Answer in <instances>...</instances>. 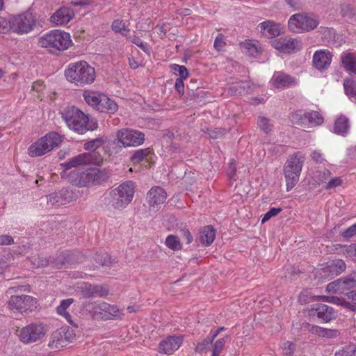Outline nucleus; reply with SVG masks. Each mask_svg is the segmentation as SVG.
<instances>
[{
	"mask_svg": "<svg viewBox=\"0 0 356 356\" xmlns=\"http://www.w3.org/2000/svg\"><path fill=\"white\" fill-rule=\"evenodd\" d=\"M61 117L68 128L79 134H83L97 128V122L90 120L88 115L75 106L64 108L61 112Z\"/></svg>",
	"mask_w": 356,
	"mask_h": 356,
	"instance_id": "nucleus-1",
	"label": "nucleus"
},
{
	"mask_svg": "<svg viewBox=\"0 0 356 356\" xmlns=\"http://www.w3.org/2000/svg\"><path fill=\"white\" fill-rule=\"evenodd\" d=\"M64 74L69 82L80 87L92 84L96 77L95 68L83 60L70 63Z\"/></svg>",
	"mask_w": 356,
	"mask_h": 356,
	"instance_id": "nucleus-2",
	"label": "nucleus"
},
{
	"mask_svg": "<svg viewBox=\"0 0 356 356\" xmlns=\"http://www.w3.org/2000/svg\"><path fill=\"white\" fill-rule=\"evenodd\" d=\"M39 46L52 54L65 51L72 44L70 33L59 29L51 30L38 39Z\"/></svg>",
	"mask_w": 356,
	"mask_h": 356,
	"instance_id": "nucleus-3",
	"label": "nucleus"
},
{
	"mask_svg": "<svg viewBox=\"0 0 356 356\" xmlns=\"http://www.w3.org/2000/svg\"><path fill=\"white\" fill-rule=\"evenodd\" d=\"M109 175L106 170L96 168H89L84 171H72L68 179L73 185L79 187H89L101 184L108 180Z\"/></svg>",
	"mask_w": 356,
	"mask_h": 356,
	"instance_id": "nucleus-4",
	"label": "nucleus"
},
{
	"mask_svg": "<svg viewBox=\"0 0 356 356\" xmlns=\"http://www.w3.org/2000/svg\"><path fill=\"white\" fill-rule=\"evenodd\" d=\"M303 163L304 156L300 152L294 153L286 160L283 170L287 191H290L298 182Z\"/></svg>",
	"mask_w": 356,
	"mask_h": 356,
	"instance_id": "nucleus-5",
	"label": "nucleus"
},
{
	"mask_svg": "<svg viewBox=\"0 0 356 356\" xmlns=\"http://www.w3.org/2000/svg\"><path fill=\"white\" fill-rule=\"evenodd\" d=\"M62 142V137L56 132H50L33 143L27 149L31 157H38L51 152Z\"/></svg>",
	"mask_w": 356,
	"mask_h": 356,
	"instance_id": "nucleus-6",
	"label": "nucleus"
},
{
	"mask_svg": "<svg viewBox=\"0 0 356 356\" xmlns=\"http://www.w3.org/2000/svg\"><path fill=\"white\" fill-rule=\"evenodd\" d=\"M86 307L92 314L94 318L97 320L118 319L124 315L122 309H120L115 305H111L104 301L89 302Z\"/></svg>",
	"mask_w": 356,
	"mask_h": 356,
	"instance_id": "nucleus-7",
	"label": "nucleus"
},
{
	"mask_svg": "<svg viewBox=\"0 0 356 356\" xmlns=\"http://www.w3.org/2000/svg\"><path fill=\"white\" fill-rule=\"evenodd\" d=\"M10 23L12 33L24 35L33 31L38 21L36 15L29 9L22 13L10 16Z\"/></svg>",
	"mask_w": 356,
	"mask_h": 356,
	"instance_id": "nucleus-8",
	"label": "nucleus"
},
{
	"mask_svg": "<svg viewBox=\"0 0 356 356\" xmlns=\"http://www.w3.org/2000/svg\"><path fill=\"white\" fill-rule=\"evenodd\" d=\"M319 24L316 17L306 13H296L291 15L288 21L289 29L295 33L309 32Z\"/></svg>",
	"mask_w": 356,
	"mask_h": 356,
	"instance_id": "nucleus-9",
	"label": "nucleus"
},
{
	"mask_svg": "<svg viewBox=\"0 0 356 356\" xmlns=\"http://www.w3.org/2000/svg\"><path fill=\"white\" fill-rule=\"evenodd\" d=\"M291 122L303 128H312L323 124L324 118L318 111L314 110H297L290 115Z\"/></svg>",
	"mask_w": 356,
	"mask_h": 356,
	"instance_id": "nucleus-10",
	"label": "nucleus"
},
{
	"mask_svg": "<svg viewBox=\"0 0 356 356\" xmlns=\"http://www.w3.org/2000/svg\"><path fill=\"white\" fill-rule=\"evenodd\" d=\"M134 184L127 181L111 192L112 206L115 209L126 207L131 201L134 194Z\"/></svg>",
	"mask_w": 356,
	"mask_h": 356,
	"instance_id": "nucleus-11",
	"label": "nucleus"
},
{
	"mask_svg": "<svg viewBox=\"0 0 356 356\" xmlns=\"http://www.w3.org/2000/svg\"><path fill=\"white\" fill-rule=\"evenodd\" d=\"M47 332L42 323H32L18 331L17 336L21 342L25 344L35 343L44 338Z\"/></svg>",
	"mask_w": 356,
	"mask_h": 356,
	"instance_id": "nucleus-12",
	"label": "nucleus"
},
{
	"mask_svg": "<svg viewBox=\"0 0 356 356\" xmlns=\"http://www.w3.org/2000/svg\"><path fill=\"white\" fill-rule=\"evenodd\" d=\"M116 140L124 147H135L145 141V134L138 130L124 128L116 132Z\"/></svg>",
	"mask_w": 356,
	"mask_h": 356,
	"instance_id": "nucleus-13",
	"label": "nucleus"
},
{
	"mask_svg": "<svg viewBox=\"0 0 356 356\" xmlns=\"http://www.w3.org/2000/svg\"><path fill=\"white\" fill-rule=\"evenodd\" d=\"M103 161L101 154L97 152H85L75 156L60 164L61 168L67 170L81 165H100Z\"/></svg>",
	"mask_w": 356,
	"mask_h": 356,
	"instance_id": "nucleus-14",
	"label": "nucleus"
},
{
	"mask_svg": "<svg viewBox=\"0 0 356 356\" xmlns=\"http://www.w3.org/2000/svg\"><path fill=\"white\" fill-rule=\"evenodd\" d=\"M37 303V299L31 296H12L8 301V307L13 312L27 314L36 309Z\"/></svg>",
	"mask_w": 356,
	"mask_h": 356,
	"instance_id": "nucleus-15",
	"label": "nucleus"
},
{
	"mask_svg": "<svg viewBox=\"0 0 356 356\" xmlns=\"http://www.w3.org/2000/svg\"><path fill=\"white\" fill-rule=\"evenodd\" d=\"M355 286H356V273L329 283L326 286V291L341 294Z\"/></svg>",
	"mask_w": 356,
	"mask_h": 356,
	"instance_id": "nucleus-16",
	"label": "nucleus"
},
{
	"mask_svg": "<svg viewBox=\"0 0 356 356\" xmlns=\"http://www.w3.org/2000/svg\"><path fill=\"white\" fill-rule=\"evenodd\" d=\"M273 47L285 54L296 53L302 49V43L298 39L280 38L272 42Z\"/></svg>",
	"mask_w": 356,
	"mask_h": 356,
	"instance_id": "nucleus-17",
	"label": "nucleus"
},
{
	"mask_svg": "<svg viewBox=\"0 0 356 356\" xmlns=\"http://www.w3.org/2000/svg\"><path fill=\"white\" fill-rule=\"evenodd\" d=\"M74 17V13L72 8L61 7L56 10L50 17L49 21L52 26H64L67 25Z\"/></svg>",
	"mask_w": 356,
	"mask_h": 356,
	"instance_id": "nucleus-18",
	"label": "nucleus"
},
{
	"mask_svg": "<svg viewBox=\"0 0 356 356\" xmlns=\"http://www.w3.org/2000/svg\"><path fill=\"white\" fill-rule=\"evenodd\" d=\"M332 59V54L327 49H320L313 55V66L319 71H325L330 67Z\"/></svg>",
	"mask_w": 356,
	"mask_h": 356,
	"instance_id": "nucleus-19",
	"label": "nucleus"
},
{
	"mask_svg": "<svg viewBox=\"0 0 356 356\" xmlns=\"http://www.w3.org/2000/svg\"><path fill=\"white\" fill-rule=\"evenodd\" d=\"M298 83L296 78L283 72H275L270 80L272 86L278 89L294 86Z\"/></svg>",
	"mask_w": 356,
	"mask_h": 356,
	"instance_id": "nucleus-20",
	"label": "nucleus"
},
{
	"mask_svg": "<svg viewBox=\"0 0 356 356\" xmlns=\"http://www.w3.org/2000/svg\"><path fill=\"white\" fill-rule=\"evenodd\" d=\"M74 338L73 330L70 329H61L53 333L51 341L49 346L51 348H58L65 346V342H70Z\"/></svg>",
	"mask_w": 356,
	"mask_h": 356,
	"instance_id": "nucleus-21",
	"label": "nucleus"
},
{
	"mask_svg": "<svg viewBox=\"0 0 356 356\" xmlns=\"http://www.w3.org/2000/svg\"><path fill=\"white\" fill-rule=\"evenodd\" d=\"M310 313L324 323L330 322L336 317V313L332 307L321 303L313 305Z\"/></svg>",
	"mask_w": 356,
	"mask_h": 356,
	"instance_id": "nucleus-22",
	"label": "nucleus"
},
{
	"mask_svg": "<svg viewBox=\"0 0 356 356\" xmlns=\"http://www.w3.org/2000/svg\"><path fill=\"white\" fill-rule=\"evenodd\" d=\"M182 343L183 338L181 337L170 336L159 343V352L162 354H172L179 349Z\"/></svg>",
	"mask_w": 356,
	"mask_h": 356,
	"instance_id": "nucleus-23",
	"label": "nucleus"
},
{
	"mask_svg": "<svg viewBox=\"0 0 356 356\" xmlns=\"http://www.w3.org/2000/svg\"><path fill=\"white\" fill-rule=\"evenodd\" d=\"M147 198L150 207H155L165 202L167 194L161 187L154 186L147 193Z\"/></svg>",
	"mask_w": 356,
	"mask_h": 356,
	"instance_id": "nucleus-24",
	"label": "nucleus"
},
{
	"mask_svg": "<svg viewBox=\"0 0 356 356\" xmlns=\"http://www.w3.org/2000/svg\"><path fill=\"white\" fill-rule=\"evenodd\" d=\"M81 293L84 298H90L94 296L104 297L108 295V291L106 288L101 285H92L84 283L81 286Z\"/></svg>",
	"mask_w": 356,
	"mask_h": 356,
	"instance_id": "nucleus-25",
	"label": "nucleus"
},
{
	"mask_svg": "<svg viewBox=\"0 0 356 356\" xmlns=\"http://www.w3.org/2000/svg\"><path fill=\"white\" fill-rule=\"evenodd\" d=\"M258 26L260 28L261 33L267 38H273L280 34L279 24L273 21L266 20L261 22Z\"/></svg>",
	"mask_w": 356,
	"mask_h": 356,
	"instance_id": "nucleus-26",
	"label": "nucleus"
},
{
	"mask_svg": "<svg viewBox=\"0 0 356 356\" xmlns=\"http://www.w3.org/2000/svg\"><path fill=\"white\" fill-rule=\"evenodd\" d=\"M341 61L346 71L356 74V53L343 52L341 55Z\"/></svg>",
	"mask_w": 356,
	"mask_h": 356,
	"instance_id": "nucleus-27",
	"label": "nucleus"
},
{
	"mask_svg": "<svg viewBox=\"0 0 356 356\" xmlns=\"http://www.w3.org/2000/svg\"><path fill=\"white\" fill-rule=\"evenodd\" d=\"M118 104L105 94H102L97 111L102 113H114L118 111Z\"/></svg>",
	"mask_w": 356,
	"mask_h": 356,
	"instance_id": "nucleus-28",
	"label": "nucleus"
},
{
	"mask_svg": "<svg viewBox=\"0 0 356 356\" xmlns=\"http://www.w3.org/2000/svg\"><path fill=\"white\" fill-rule=\"evenodd\" d=\"M346 269V264L342 259H336L332 261L330 264L322 269L324 276L327 273L331 274V276H337L343 273Z\"/></svg>",
	"mask_w": 356,
	"mask_h": 356,
	"instance_id": "nucleus-29",
	"label": "nucleus"
},
{
	"mask_svg": "<svg viewBox=\"0 0 356 356\" xmlns=\"http://www.w3.org/2000/svg\"><path fill=\"white\" fill-rule=\"evenodd\" d=\"M216 231L211 225H207L200 229L199 241L204 245L209 246L214 241Z\"/></svg>",
	"mask_w": 356,
	"mask_h": 356,
	"instance_id": "nucleus-30",
	"label": "nucleus"
},
{
	"mask_svg": "<svg viewBox=\"0 0 356 356\" xmlns=\"http://www.w3.org/2000/svg\"><path fill=\"white\" fill-rule=\"evenodd\" d=\"M241 48L245 54L252 57H257L261 52V48L257 41H245L241 44Z\"/></svg>",
	"mask_w": 356,
	"mask_h": 356,
	"instance_id": "nucleus-31",
	"label": "nucleus"
},
{
	"mask_svg": "<svg viewBox=\"0 0 356 356\" xmlns=\"http://www.w3.org/2000/svg\"><path fill=\"white\" fill-rule=\"evenodd\" d=\"M102 94L103 93L94 90H86L83 93V96L86 102L97 111V106H99V100Z\"/></svg>",
	"mask_w": 356,
	"mask_h": 356,
	"instance_id": "nucleus-32",
	"label": "nucleus"
},
{
	"mask_svg": "<svg viewBox=\"0 0 356 356\" xmlns=\"http://www.w3.org/2000/svg\"><path fill=\"white\" fill-rule=\"evenodd\" d=\"M74 302L73 298H67L63 300L60 305L56 307V312L60 316H63L66 321L70 324L72 323V316L67 311L69 307Z\"/></svg>",
	"mask_w": 356,
	"mask_h": 356,
	"instance_id": "nucleus-33",
	"label": "nucleus"
},
{
	"mask_svg": "<svg viewBox=\"0 0 356 356\" xmlns=\"http://www.w3.org/2000/svg\"><path fill=\"white\" fill-rule=\"evenodd\" d=\"M349 121L345 116L338 118L334 125V132L337 134L345 136L349 130Z\"/></svg>",
	"mask_w": 356,
	"mask_h": 356,
	"instance_id": "nucleus-34",
	"label": "nucleus"
},
{
	"mask_svg": "<svg viewBox=\"0 0 356 356\" xmlns=\"http://www.w3.org/2000/svg\"><path fill=\"white\" fill-rule=\"evenodd\" d=\"M346 94L352 102L356 103V80L346 79L343 83Z\"/></svg>",
	"mask_w": 356,
	"mask_h": 356,
	"instance_id": "nucleus-35",
	"label": "nucleus"
},
{
	"mask_svg": "<svg viewBox=\"0 0 356 356\" xmlns=\"http://www.w3.org/2000/svg\"><path fill=\"white\" fill-rule=\"evenodd\" d=\"M334 356H356V345L350 343L338 349Z\"/></svg>",
	"mask_w": 356,
	"mask_h": 356,
	"instance_id": "nucleus-36",
	"label": "nucleus"
},
{
	"mask_svg": "<svg viewBox=\"0 0 356 356\" xmlns=\"http://www.w3.org/2000/svg\"><path fill=\"white\" fill-rule=\"evenodd\" d=\"M165 243L168 248L172 250H179L181 248L179 238L175 235H169L167 236Z\"/></svg>",
	"mask_w": 356,
	"mask_h": 356,
	"instance_id": "nucleus-37",
	"label": "nucleus"
},
{
	"mask_svg": "<svg viewBox=\"0 0 356 356\" xmlns=\"http://www.w3.org/2000/svg\"><path fill=\"white\" fill-rule=\"evenodd\" d=\"M149 153V148L138 149L131 156V161L134 164L139 163L148 156Z\"/></svg>",
	"mask_w": 356,
	"mask_h": 356,
	"instance_id": "nucleus-38",
	"label": "nucleus"
},
{
	"mask_svg": "<svg viewBox=\"0 0 356 356\" xmlns=\"http://www.w3.org/2000/svg\"><path fill=\"white\" fill-rule=\"evenodd\" d=\"M112 29L116 32L120 33L123 35L127 36L129 33V30L126 28L125 23L122 20H115L112 24Z\"/></svg>",
	"mask_w": 356,
	"mask_h": 356,
	"instance_id": "nucleus-39",
	"label": "nucleus"
},
{
	"mask_svg": "<svg viewBox=\"0 0 356 356\" xmlns=\"http://www.w3.org/2000/svg\"><path fill=\"white\" fill-rule=\"evenodd\" d=\"M170 69L173 73L176 75H179V79H186L188 76V72L187 68L184 65H179L177 64H172Z\"/></svg>",
	"mask_w": 356,
	"mask_h": 356,
	"instance_id": "nucleus-40",
	"label": "nucleus"
},
{
	"mask_svg": "<svg viewBox=\"0 0 356 356\" xmlns=\"http://www.w3.org/2000/svg\"><path fill=\"white\" fill-rule=\"evenodd\" d=\"M342 253L346 257L356 261V244L343 246Z\"/></svg>",
	"mask_w": 356,
	"mask_h": 356,
	"instance_id": "nucleus-41",
	"label": "nucleus"
},
{
	"mask_svg": "<svg viewBox=\"0 0 356 356\" xmlns=\"http://www.w3.org/2000/svg\"><path fill=\"white\" fill-rule=\"evenodd\" d=\"M129 40L133 44H135L140 47L143 51L147 54L150 53V48L147 42H143L139 37L133 35L129 38Z\"/></svg>",
	"mask_w": 356,
	"mask_h": 356,
	"instance_id": "nucleus-42",
	"label": "nucleus"
},
{
	"mask_svg": "<svg viewBox=\"0 0 356 356\" xmlns=\"http://www.w3.org/2000/svg\"><path fill=\"white\" fill-rule=\"evenodd\" d=\"M225 339L220 338L217 339L212 345V354L211 356H219L225 348Z\"/></svg>",
	"mask_w": 356,
	"mask_h": 356,
	"instance_id": "nucleus-43",
	"label": "nucleus"
},
{
	"mask_svg": "<svg viewBox=\"0 0 356 356\" xmlns=\"http://www.w3.org/2000/svg\"><path fill=\"white\" fill-rule=\"evenodd\" d=\"M257 125L266 134H269L272 131L273 125L266 118L259 117L257 120Z\"/></svg>",
	"mask_w": 356,
	"mask_h": 356,
	"instance_id": "nucleus-44",
	"label": "nucleus"
},
{
	"mask_svg": "<svg viewBox=\"0 0 356 356\" xmlns=\"http://www.w3.org/2000/svg\"><path fill=\"white\" fill-rule=\"evenodd\" d=\"M320 300H322L323 301L328 302H332L334 304L343 306L344 307L347 308V304H348V301L339 298L338 297H333V296H321Z\"/></svg>",
	"mask_w": 356,
	"mask_h": 356,
	"instance_id": "nucleus-45",
	"label": "nucleus"
},
{
	"mask_svg": "<svg viewBox=\"0 0 356 356\" xmlns=\"http://www.w3.org/2000/svg\"><path fill=\"white\" fill-rule=\"evenodd\" d=\"M63 193L62 192H54L49 194L47 196V202L50 203L51 205L55 204H63Z\"/></svg>",
	"mask_w": 356,
	"mask_h": 356,
	"instance_id": "nucleus-46",
	"label": "nucleus"
},
{
	"mask_svg": "<svg viewBox=\"0 0 356 356\" xmlns=\"http://www.w3.org/2000/svg\"><path fill=\"white\" fill-rule=\"evenodd\" d=\"M12 32L10 17L6 19L0 16V33H8Z\"/></svg>",
	"mask_w": 356,
	"mask_h": 356,
	"instance_id": "nucleus-47",
	"label": "nucleus"
},
{
	"mask_svg": "<svg viewBox=\"0 0 356 356\" xmlns=\"http://www.w3.org/2000/svg\"><path fill=\"white\" fill-rule=\"evenodd\" d=\"M118 144L119 143H118L117 140H115L114 141L108 142L104 147L105 152L110 156L112 154H117L120 151V147H118Z\"/></svg>",
	"mask_w": 356,
	"mask_h": 356,
	"instance_id": "nucleus-48",
	"label": "nucleus"
},
{
	"mask_svg": "<svg viewBox=\"0 0 356 356\" xmlns=\"http://www.w3.org/2000/svg\"><path fill=\"white\" fill-rule=\"evenodd\" d=\"M296 350V345L291 341H286L282 345L284 356H292Z\"/></svg>",
	"mask_w": 356,
	"mask_h": 356,
	"instance_id": "nucleus-49",
	"label": "nucleus"
},
{
	"mask_svg": "<svg viewBox=\"0 0 356 356\" xmlns=\"http://www.w3.org/2000/svg\"><path fill=\"white\" fill-rule=\"evenodd\" d=\"M95 259L98 264L102 266H106L111 263V257L106 252L97 254Z\"/></svg>",
	"mask_w": 356,
	"mask_h": 356,
	"instance_id": "nucleus-50",
	"label": "nucleus"
},
{
	"mask_svg": "<svg viewBox=\"0 0 356 356\" xmlns=\"http://www.w3.org/2000/svg\"><path fill=\"white\" fill-rule=\"evenodd\" d=\"M211 343L212 341L209 339H204L202 341L198 342L195 347V352L199 354L203 353L207 350L209 345Z\"/></svg>",
	"mask_w": 356,
	"mask_h": 356,
	"instance_id": "nucleus-51",
	"label": "nucleus"
},
{
	"mask_svg": "<svg viewBox=\"0 0 356 356\" xmlns=\"http://www.w3.org/2000/svg\"><path fill=\"white\" fill-rule=\"evenodd\" d=\"M102 145L101 138H96L84 144V148L87 150H95ZM95 152V151H92Z\"/></svg>",
	"mask_w": 356,
	"mask_h": 356,
	"instance_id": "nucleus-52",
	"label": "nucleus"
},
{
	"mask_svg": "<svg viewBox=\"0 0 356 356\" xmlns=\"http://www.w3.org/2000/svg\"><path fill=\"white\" fill-rule=\"evenodd\" d=\"M282 211V208H276V207H272L270 209V210L266 213L261 220V222L264 223L265 222L270 220L272 217L276 216L277 214H279Z\"/></svg>",
	"mask_w": 356,
	"mask_h": 356,
	"instance_id": "nucleus-53",
	"label": "nucleus"
},
{
	"mask_svg": "<svg viewBox=\"0 0 356 356\" xmlns=\"http://www.w3.org/2000/svg\"><path fill=\"white\" fill-rule=\"evenodd\" d=\"M347 297L351 301H348L347 309L351 311H356V290L352 291L347 294Z\"/></svg>",
	"mask_w": 356,
	"mask_h": 356,
	"instance_id": "nucleus-54",
	"label": "nucleus"
},
{
	"mask_svg": "<svg viewBox=\"0 0 356 356\" xmlns=\"http://www.w3.org/2000/svg\"><path fill=\"white\" fill-rule=\"evenodd\" d=\"M248 84L245 81H240L232 87L230 88V90L233 95H236L238 94H241L244 90L245 85Z\"/></svg>",
	"mask_w": 356,
	"mask_h": 356,
	"instance_id": "nucleus-55",
	"label": "nucleus"
},
{
	"mask_svg": "<svg viewBox=\"0 0 356 356\" xmlns=\"http://www.w3.org/2000/svg\"><path fill=\"white\" fill-rule=\"evenodd\" d=\"M225 46L224 36L222 34H218L214 41L213 47L217 51H221Z\"/></svg>",
	"mask_w": 356,
	"mask_h": 356,
	"instance_id": "nucleus-56",
	"label": "nucleus"
},
{
	"mask_svg": "<svg viewBox=\"0 0 356 356\" xmlns=\"http://www.w3.org/2000/svg\"><path fill=\"white\" fill-rule=\"evenodd\" d=\"M341 236L346 238H350L356 236V222L341 232Z\"/></svg>",
	"mask_w": 356,
	"mask_h": 356,
	"instance_id": "nucleus-57",
	"label": "nucleus"
},
{
	"mask_svg": "<svg viewBox=\"0 0 356 356\" xmlns=\"http://www.w3.org/2000/svg\"><path fill=\"white\" fill-rule=\"evenodd\" d=\"M342 180L340 177H334L331 179L324 186L326 190H330L336 188L341 184Z\"/></svg>",
	"mask_w": 356,
	"mask_h": 356,
	"instance_id": "nucleus-58",
	"label": "nucleus"
},
{
	"mask_svg": "<svg viewBox=\"0 0 356 356\" xmlns=\"http://www.w3.org/2000/svg\"><path fill=\"white\" fill-rule=\"evenodd\" d=\"M339 334L337 330L323 328L321 337L335 338Z\"/></svg>",
	"mask_w": 356,
	"mask_h": 356,
	"instance_id": "nucleus-59",
	"label": "nucleus"
},
{
	"mask_svg": "<svg viewBox=\"0 0 356 356\" xmlns=\"http://www.w3.org/2000/svg\"><path fill=\"white\" fill-rule=\"evenodd\" d=\"M14 243L13 238L10 235H1L0 236V245H6Z\"/></svg>",
	"mask_w": 356,
	"mask_h": 356,
	"instance_id": "nucleus-60",
	"label": "nucleus"
},
{
	"mask_svg": "<svg viewBox=\"0 0 356 356\" xmlns=\"http://www.w3.org/2000/svg\"><path fill=\"white\" fill-rule=\"evenodd\" d=\"M184 79H177L175 81V88L176 90L179 92V94H183L184 90Z\"/></svg>",
	"mask_w": 356,
	"mask_h": 356,
	"instance_id": "nucleus-61",
	"label": "nucleus"
},
{
	"mask_svg": "<svg viewBox=\"0 0 356 356\" xmlns=\"http://www.w3.org/2000/svg\"><path fill=\"white\" fill-rule=\"evenodd\" d=\"M181 232L183 238L186 240L187 244H189L193 241V236L191 234L188 229H182L181 230Z\"/></svg>",
	"mask_w": 356,
	"mask_h": 356,
	"instance_id": "nucleus-62",
	"label": "nucleus"
},
{
	"mask_svg": "<svg viewBox=\"0 0 356 356\" xmlns=\"http://www.w3.org/2000/svg\"><path fill=\"white\" fill-rule=\"evenodd\" d=\"M323 328L324 327H320L318 325H312V327L309 328V332L315 335L321 337Z\"/></svg>",
	"mask_w": 356,
	"mask_h": 356,
	"instance_id": "nucleus-63",
	"label": "nucleus"
},
{
	"mask_svg": "<svg viewBox=\"0 0 356 356\" xmlns=\"http://www.w3.org/2000/svg\"><path fill=\"white\" fill-rule=\"evenodd\" d=\"M225 330L224 327H220L216 330H211L209 333L210 338L209 339L211 341H213V340L217 337V336L220 334V332Z\"/></svg>",
	"mask_w": 356,
	"mask_h": 356,
	"instance_id": "nucleus-64",
	"label": "nucleus"
}]
</instances>
